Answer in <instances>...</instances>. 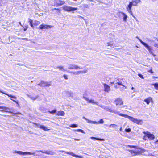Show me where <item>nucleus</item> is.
Returning a JSON list of instances; mask_svg holds the SVG:
<instances>
[{
	"label": "nucleus",
	"instance_id": "1",
	"mask_svg": "<svg viewBox=\"0 0 158 158\" xmlns=\"http://www.w3.org/2000/svg\"><path fill=\"white\" fill-rule=\"evenodd\" d=\"M107 110L110 112L113 113L115 114H117L118 115L123 117L125 118H127L131 121L136 123L138 124H140V122H142V121L140 120H138L136 118H134L132 117L129 116L127 114H124L122 113H119L118 112L116 111V110L114 109H112L111 108H107Z\"/></svg>",
	"mask_w": 158,
	"mask_h": 158
},
{
	"label": "nucleus",
	"instance_id": "2",
	"mask_svg": "<svg viewBox=\"0 0 158 158\" xmlns=\"http://www.w3.org/2000/svg\"><path fill=\"white\" fill-rule=\"evenodd\" d=\"M127 147H129L130 148H134L136 150L133 149H127V151L130 152L131 155L133 156H135L136 155L141 154L142 153L145 152V150L143 149L139 148L137 146L128 145Z\"/></svg>",
	"mask_w": 158,
	"mask_h": 158
},
{
	"label": "nucleus",
	"instance_id": "3",
	"mask_svg": "<svg viewBox=\"0 0 158 158\" xmlns=\"http://www.w3.org/2000/svg\"><path fill=\"white\" fill-rule=\"evenodd\" d=\"M140 2V0H132V1L129 2L127 9L129 13L132 15V13L131 11V8L132 6H136Z\"/></svg>",
	"mask_w": 158,
	"mask_h": 158
},
{
	"label": "nucleus",
	"instance_id": "4",
	"mask_svg": "<svg viewBox=\"0 0 158 158\" xmlns=\"http://www.w3.org/2000/svg\"><path fill=\"white\" fill-rule=\"evenodd\" d=\"M63 9L64 10L68 12L72 11H75L78 9L77 7H73L65 6H63Z\"/></svg>",
	"mask_w": 158,
	"mask_h": 158
},
{
	"label": "nucleus",
	"instance_id": "5",
	"mask_svg": "<svg viewBox=\"0 0 158 158\" xmlns=\"http://www.w3.org/2000/svg\"><path fill=\"white\" fill-rule=\"evenodd\" d=\"M114 103L117 106H119L123 105V102L122 98H117L115 99L114 102Z\"/></svg>",
	"mask_w": 158,
	"mask_h": 158
},
{
	"label": "nucleus",
	"instance_id": "6",
	"mask_svg": "<svg viewBox=\"0 0 158 158\" xmlns=\"http://www.w3.org/2000/svg\"><path fill=\"white\" fill-rule=\"evenodd\" d=\"M29 24L31 27L33 28L34 27V26H37L40 23V22L37 21L35 20L34 21V23L33 24V20L30 19H29Z\"/></svg>",
	"mask_w": 158,
	"mask_h": 158
},
{
	"label": "nucleus",
	"instance_id": "7",
	"mask_svg": "<svg viewBox=\"0 0 158 158\" xmlns=\"http://www.w3.org/2000/svg\"><path fill=\"white\" fill-rule=\"evenodd\" d=\"M143 134H146L147 137L149 139V140H153L155 139L154 135L148 131H144L143 132Z\"/></svg>",
	"mask_w": 158,
	"mask_h": 158
},
{
	"label": "nucleus",
	"instance_id": "8",
	"mask_svg": "<svg viewBox=\"0 0 158 158\" xmlns=\"http://www.w3.org/2000/svg\"><path fill=\"white\" fill-rule=\"evenodd\" d=\"M0 92L4 94H5L8 96L9 97L11 98H12L10 99L11 100L13 101H14L16 103H18V102H17L14 100V99H16L17 98L15 96H13L11 94H9L7 93L4 92L3 91H0Z\"/></svg>",
	"mask_w": 158,
	"mask_h": 158
},
{
	"label": "nucleus",
	"instance_id": "9",
	"mask_svg": "<svg viewBox=\"0 0 158 158\" xmlns=\"http://www.w3.org/2000/svg\"><path fill=\"white\" fill-rule=\"evenodd\" d=\"M140 41L146 48L150 53H152V49L150 46H148L146 43L143 42L141 40H140Z\"/></svg>",
	"mask_w": 158,
	"mask_h": 158
},
{
	"label": "nucleus",
	"instance_id": "10",
	"mask_svg": "<svg viewBox=\"0 0 158 158\" xmlns=\"http://www.w3.org/2000/svg\"><path fill=\"white\" fill-rule=\"evenodd\" d=\"M52 27V26L49 25L41 24L39 27V29L40 30H43L45 29H48Z\"/></svg>",
	"mask_w": 158,
	"mask_h": 158
},
{
	"label": "nucleus",
	"instance_id": "11",
	"mask_svg": "<svg viewBox=\"0 0 158 158\" xmlns=\"http://www.w3.org/2000/svg\"><path fill=\"white\" fill-rule=\"evenodd\" d=\"M38 85L40 86L45 87H49L51 85L47 82L41 81L38 84Z\"/></svg>",
	"mask_w": 158,
	"mask_h": 158
},
{
	"label": "nucleus",
	"instance_id": "12",
	"mask_svg": "<svg viewBox=\"0 0 158 158\" xmlns=\"http://www.w3.org/2000/svg\"><path fill=\"white\" fill-rule=\"evenodd\" d=\"M64 1L57 0L55 2L53 6H60L64 4Z\"/></svg>",
	"mask_w": 158,
	"mask_h": 158
},
{
	"label": "nucleus",
	"instance_id": "13",
	"mask_svg": "<svg viewBox=\"0 0 158 158\" xmlns=\"http://www.w3.org/2000/svg\"><path fill=\"white\" fill-rule=\"evenodd\" d=\"M144 101L145 102L147 105L149 104L150 102L152 103H153V101L152 98L150 97H148L145 99L144 100Z\"/></svg>",
	"mask_w": 158,
	"mask_h": 158
},
{
	"label": "nucleus",
	"instance_id": "14",
	"mask_svg": "<svg viewBox=\"0 0 158 158\" xmlns=\"http://www.w3.org/2000/svg\"><path fill=\"white\" fill-rule=\"evenodd\" d=\"M32 123L34 125L37 126L38 127L41 128L44 131H47L49 130V129H47V127H45V126L43 125L39 126V125L38 124L36 123H35L32 122Z\"/></svg>",
	"mask_w": 158,
	"mask_h": 158
},
{
	"label": "nucleus",
	"instance_id": "15",
	"mask_svg": "<svg viewBox=\"0 0 158 158\" xmlns=\"http://www.w3.org/2000/svg\"><path fill=\"white\" fill-rule=\"evenodd\" d=\"M103 85L104 86V91L107 93H108L110 90V86L105 83H104Z\"/></svg>",
	"mask_w": 158,
	"mask_h": 158
},
{
	"label": "nucleus",
	"instance_id": "16",
	"mask_svg": "<svg viewBox=\"0 0 158 158\" xmlns=\"http://www.w3.org/2000/svg\"><path fill=\"white\" fill-rule=\"evenodd\" d=\"M68 69H75L77 70L78 69H81L80 67H78L76 65H72L68 68Z\"/></svg>",
	"mask_w": 158,
	"mask_h": 158
},
{
	"label": "nucleus",
	"instance_id": "17",
	"mask_svg": "<svg viewBox=\"0 0 158 158\" xmlns=\"http://www.w3.org/2000/svg\"><path fill=\"white\" fill-rule=\"evenodd\" d=\"M83 98L85 100L87 101L88 103H95L94 100H89V99L85 97H83Z\"/></svg>",
	"mask_w": 158,
	"mask_h": 158
},
{
	"label": "nucleus",
	"instance_id": "18",
	"mask_svg": "<svg viewBox=\"0 0 158 158\" xmlns=\"http://www.w3.org/2000/svg\"><path fill=\"white\" fill-rule=\"evenodd\" d=\"M64 112L63 111H58L56 114V115L57 116H64Z\"/></svg>",
	"mask_w": 158,
	"mask_h": 158
},
{
	"label": "nucleus",
	"instance_id": "19",
	"mask_svg": "<svg viewBox=\"0 0 158 158\" xmlns=\"http://www.w3.org/2000/svg\"><path fill=\"white\" fill-rule=\"evenodd\" d=\"M16 153H17L18 154L21 155H23L25 154L30 153V152H24L20 151H17Z\"/></svg>",
	"mask_w": 158,
	"mask_h": 158
},
{
	"label": "nucleus",
	"instance_id": "20",
	"mask_svg": "<svg viewBox=\"0 0 158 158\" xmlns=\"http://www.w3.org/2000/svg\"><path fill=\"white\" fill-rule=\"evenodd\" d=\"M85 73V72L83 71H79L76 72H72L73 74L74 75H78L80 73Z\"/></svg>",
	"mask_w": 158,
	"mask_h": 158
},
{
	"label": "nucleus",
	"instance_id": "21",
	"mask_svg": "<svg viewBox=\"0 0 158 158\" xmlns=\"http://www.w3.org/2000/svg\"><path fill=\"white\" fill-rule=\"evenodd\" d=\"M151 85L154 86V88L156 90H158V83L152 84Z\"/></svg>",
	"mask_w": 158,
	"mask_h": 158
},
{
	"label": "nucleus",
	"instance_id": "22",
	"mask_svg": "<svg viewBox=\"0 0 158 158\" xmlns=\"http://www.w3.org/2000/svg\"><path fill=\"white\" fill-rule=\"evenodd\" d=\"M43 152L47 154L51 155H53L54 154L53 152L50 151H46Z\"/></svg>",
	"mask_w": 158,
	"mask_h": 158
},
{
	"label": "nucleus",
	"instance_id": "23",
	"mask_svg": "<svg viewBox=\"0 0 158 158\" xmlns=\"http://www.w3.org/2000/svg\"><path fill=\"white\" fill-rule=\"evenodd\" d=\"M57 68L59 69L60 70L63 71H65L63 67L62 66H58L57 67Z\"/></svg>",
	"mask_w": 158,
	"mask_h": 158
},
{
	"label": "nucleus",
	"instance_id": "24",
	"mask_svg": "<svg viewBox=\"0 0 158 158\" xmlns=\"http://www.w3.org/2000/svg\"><path fill=\"white\" fill-rule=\"evenodd\" d=\"M122 14L123 16V20L124 21H126L127 20V15L125 13H122Z\"/></svg>",
	"mask_w": 158,
	"mask_h": 158
},
{
	"label": "nucleus",
	"instance_id": "25",
	"mask_svg": "<svg viewBox=\"0 0 158 158\" xmlns=\"http://www.w3.org/2000/svg\"><path fill=\"white\" fill-rule=\"evenodd\" d=\"M48 112L51 114H54L56 112V109H54L52 111H48Z\"/></svg>",
	"mask_w": 158,
	"mask_h": 158
},
{
	"label": "nucleus",
	"instance_id": "26",
	"mask_svg": "<svg viewBox=\"0 0 158 158\" xmlns=\"http://www.w3.org/2000/svg\"><path fill=\"white\" fill-rule=\"evenodd\" d=\"M78 126V125L76 124H72L70 126V127L72 128H75L77 127Z\"/></svg>",
	"mask_w": 158,
	"mask_h": 158
},
{
	"label": "nucleus",
	"instance_id": "27",
	"mask_svg": "<svg viewBox=\"0 0 158 158\" xmlns=\"http://www.w3.org/2000/svg\"><path fill=\"white\" fill-rule=\"evenodd\" d=\"M23 30L24 31H25L27 30L28 28V25L27 24L25 25L24 26H23Z\"/></svg>",
	"mask_w": 158,
	"mask_h": 158
},
{
	"label": "nucleus",
	"instance_id": "28",
	"mask_svg": "<svg viewBox=\"0 0 158 158\" xmlns=\"http://www.w3.org/2000/svg\"><path fill=\"white\" fill-rule=\"evenodd\" d=\"M113 46V43H112L111 42H108L107 43V46H110V47H112Z\"/></svg>",
	"mask_w": 158,
	"mask_h": 158
},
{
	"label": "nucleus",
	"instance_id": "29",
	"mask_svg": "<svg viewBox=\"0 0 158 158\" xmlns=\"http://www.w3.org/2000/svg\"><path fill=\"white\" fill-rule=\"evenodd\" d=\"M125 131L127 132H129L131 131V129L130 128H126L125 129Z\"/></svg>",
	"mask_w": 158,
	"mask_h": 158
},
{
	"label": "nucleus",
	"instance_id": "30",
	"mask_svg": "<svg viewBox=\"0 0 158 158\" xmlns=\"http://www.w3.org/2000/svg\"><path fill=\"white\" fill-rule=\"evenodd\" d=\"M138 76L141 79H143L144 78V77H143V76L141 74L139 73L138 74Z\"/></svg>",
	"mask_w": 158,
	"mask_h": 158
},
{
	"label": "nucleus",
	"instance_id": "31",
	"mask_svg": "<svg viewBox=\"0 0 158 158\" xmlns=\"http://www.w3.org/2000/svg\"><path fill=\"white\" fill-rule=\"evenodd\" d=\"M145 135L143 137V139L144 140H147L146 138L147 137V136H146V134H144Z\"/></svg>",
	"mask_w": 158,
	"mask_h": 158
},
{
	"label": "nucleus",
	"instance_id": "32",
	"mask_svg": "<svg viewBox=\"0 0 158 158\" xmlns=\"http://www.w3.org/2000/svg\"><path fill=\"white\" fill-rule=\"evenodd\" d=\"M63 77L66 80H67L68 79V76L64 74L63 75Z\"/></svg>",
	"mask_w": 158,
	"mask_h": 158
},
{
	"label": "nucleus",
	"instance_id": "33",
	"mask_svg": "<svg viewBox=\"0 0 158 158\" xmlns=\"http://www.w3.org/2000/svg\"><path fill=\"white\" fill-rule=\"evenodd\" d=\"M57 10V11L59 12H60V9L59 8H54V9H52V11H53V10Z\"/></svg>",
	"mask_w": 158,
	"mask_h": 158
},
{
	"label": "nucleus",
	"instance_id": "34",
	"mask_svg": "<svg viewBox=\"0 0 158 158\" xmlns=\"http://www.w3.org/2000/svg\"><path fill=\"white\" fill-rule=\"evenodd\" d=\"M116 84H117L119 85H121L122 86H123V85L122 84V83L121 82H117Z\"/></svg>",
	"mask_w": 158,
	"mask_h": 158
},
{
	"label": "nucleus",
	"instance_id": "35",
	"mask_svg": "<svg viewBox=\"0 0 158 158\" xmlns=\"http://www.w3.org/2000/svg\"><path fill=\"white\" fill-rule=\"evenodd\" d=\"M104 122V121L102 119H100L99 122H98V123H103Z\"/></svg>",
	"mask_w": 158,
	"mask_h": 158
},
{
	"label": "nucleus",
	"instance_id": "36",
	"mask_svg": "<svg viewBox=\"0 0 158 158\" xmlns=\"http://www.w3.org/2000/svg\"><path fill=\"white\" fill-rule=\"evenodd\" d=\"M0 109L6 110L7 109V108L4 106H0Z\"/></svg>",
	"mask_w": 158,
	"mask_h": 158
},
{
	"label": "nucleus",
	"instance_id": "37",
	"mask_svg": "<svg viewBox=\"0 0 158 158\" xmlns=\"http://www.w3.org/2000/svg\"><path fill=\"white\" fill-rule=\"evenodd\" d=\"M77 131H78L81 132L82 133H84V131L80 129H78L77 130Z\"/></svg>",
	"mask_w": 158,
	"mask_h": 158
},
{
	"label": "nucleus",
	"instance_id": "38",
	"mask_svg": "<svg viewBox=\"0 0 158 158\" xmlns=\"http://www.w3.org/2000/svg\"><path fill=\"white\" fill-rule=\"evenodd\" d=\"M147 71L149 72V73H153V71H152V68L150 69V70H148Z\"/></svg>",
	"mask_w": 158,
	"mask_h": 158
},
{
	"label": "nucleus",
	"instance_id": "39",
	"mask_svg": "<svg viewBox=\"0 0 158 158\" xmlns=\"http://www.w3.org/2000/svg\"><path fill=\"white\" fill-rule=\"evenodd\" d=\"M97 140H100V141H104V139H101L99 138H98L97 139Z\"/></svg>",
	"mask_w": 158,
	"mask_h": 158
},
{
	"label": "nucleus",
	"instance_id": "40",
	"mask_svg": "<svg viewBox=\"0 0 158 158\" xmlns=\"http://www.w3.org/2000/svg\"><path fill=\"white\" fill-rule=\"evenodd\" d=\"M154 45V47L158 48V44H155Z\"/></svg>",
	"mask_w": 158,
	"mask_h": 158
},
{
	"label": "nucleus",
	"instance_id": "41",
	"mask_svg": "<svg viewBox=\"0 0 158 158\" xmlns=\"http://www.w3.org/2000/svg\"><path fill=\"white\" fill-rule=\"evenodd\" d=\"M113 126V127H114V126H116V125L114 124H111L110 125V126Z\"/></svg>",
	"mask_w": 158,
	"mask_h": 158
},
{
	"label": "nucleus",
	"instance_id": "42",
	"mask_svg": "<svg viewBox=\"0 0 158 158\" xmlns=\"http://www.w3.org/2000/svg\"><path fill=\"white\" fill-rule=\"evenodd\" d=\"M155 144H158V139L157 140H156V141H155Z\"/></svg>",
	"mask_w": 158,
	"mask_h": 158
},
{
	"label": "nucleus",
	"instance_id": "43",
	"mask_svg": "<svg viewBox=\"0 0 158 158\" xmlns=\"http://www.w3.org/2000/svg\"><path fill=\"white\" fill-rule=\"evenodd\" d=\"M92 138L93 139H96V140H97V139H98V138L93 137H92Z\"/></svg>",
	"mask_w": 158,
	"mask_h": 158
},
{
	"label": "nucleus",
	"instance_id": "44",
	"mask_svg": "<svg viewBox=\"0 0 158 158\" xmlns=\"http://www.w3.org/2000/svg\"><path fill=\"white\" fill-rule=\"evenodd\" d=\"M119 130H120V131H122V127H120V128Z\"/></svg>",
	"mask_w": 158,
	"mask_h": 158
},
{
	"label": "nucleus",
	"instance_id": "45",
	"mask_svg": "<svg viewBox=\"0 0 158 158\" xmlns=\"http://www.w3.org/2000/svg\"><path fill=\"white\" fill-rule=\"evenodd\" d=\"M75 140H76V141H79V139H75Z\"/></svg>",
	"mask_w": 158,
	"mask_h": 158
},
{
	"label": "nucleus",
	"instance_id": "46",
	"mask_svg": "<svg viewBox=\"0 0 158 158\" xmlns=\"http://www.w3.org/2000/svg\"><path fill=\"white\" fill-rule=\"evenodd\" d=\"M110 84H114V82H110Z\"/></svg>",
	"mask_w": 158,
	"mask_h": 158
},
{
	"label": "nucleus",
	"instance_id": "47",
	"mask_svg": "<svg viewBox=\"0 0 158 158\" xmlns=\"http://www.w3.org/2000/svg\"><path fill=\"white\" fill-rule=\"evenodd\" d=\"M156 40L157 41H158V38H156Z\"/></svg>",
	"mask_w": 158,
	"mask_h": 158
},
{
	"label": "nucleus",
	"instance_id": "48",
	"mask_svg": "<svg viewBox=\"0 0 158 158\" xmlns=\"http://www.w3.org/2000/svg\"><path fill=\"white\" fill-rule=\"evenodd\" d=\"M31 98L33 99V100H35L36 99V98Z\"/></svg>",
	"mask_w": 158,
	"mask_h": 158
},
{
	"label": "nucleus",
	"instance_id": "49",
	"mask_svg": "<svg viewBox=\"0 0 158 158\" xmlns=\"http://www.w3.org/2000/svg\"><path fill=\"white\" fill-rule=\"evenodd\" d=\"M115 88H117V85L115 86Z\"/></svg>",
	"mask_w": 158,
	"mask_h": 158
}]
</instances>
